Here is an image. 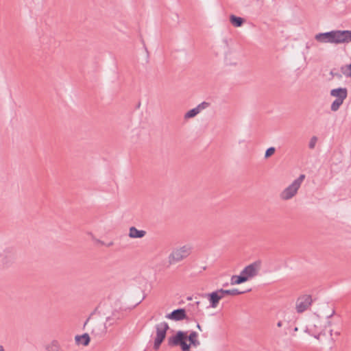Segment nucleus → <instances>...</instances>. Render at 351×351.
I'll list each match as a JSON object with an SVG mask.
<instances>
[{"mask_svg":"<svg viewBox=\"0 0 351 351\" xmlns=\"http://www.w3.org/2000/svg\"><path fill=\"white\" fill-rule=\"evenodd\" d=\"M144 351H147V350H144Z\"/></svg>","mask_w":351,"mask_h":351,"instance_id":"33","label":"nucleus"},{"mask_svg":"<svg viewBox=\"0 0 351 351\" xmlns=\"http://www.w3.org/2000/svg\"><path fill=\"white\" fill-rule=\"evenodd\" d=\"M112 244V242H110V243H108L107 246H108V247H109V246H110Z\"/></svg>","mask_w":351,"mask_h":351,"instance_id":"30","label":"nucleus"},{"mask_svg":"<svg viewBox=\"0 0 351 351\" xmlns=\"http://www.w3.org/2000/svg\"><path fill=\"white\" fill-rule=\"evenodd\" d=\"M158 238L150 237L149 239H157Z\"/></svg>","mask_w":351,"mask_h":351,"instance_id":"31","label":"nucleus"},{"mask_svg":"<svg viewBox=\"0 0 351 351\" xmlns=\"http://www.w3.org/2000/svg\"><path fill=\"white\" fill-rule=\"evenodd\" d=\"M165 317L167 319L175 321H180L184 319H188V317L186 316V311L184 308H178L173 310L171 313L166 315Z\"/></svg>","mask_w":351,"mask_h":351,"instance_id":"8","label":"nucleus"},{"mask_svg":"<svg viewBox=\"0 0 351 351\" xmlns=\"http://www.w3.org/2000/svg\"><path fill=\"white\" fill-rule=\"evenodd\" d=\"M124 313L123 312L115 311H113L112 315L106 318V324L108 326H111L115 324L117 321L121 320L123 318Z\"/></svg>","mask_w":351,"mask_h":351,"instance_id":"11","label":"nucleus"},{"mask_svg":"<svg viewBox=\"0 0 351 351\" xmlns=\"http://www.w3.org/2000/svg\"><path fill=\"white\" fill-rule=\"evenodd\" d=\"M191 250L192 247L189 244L173 249L168 256V267L188 257L191 254Z\"/></svg>","mask_w":351,"mask_h":351,"instance_id":"3","label":"nucleus"},{"mask_svg":"<svg viewBox=\"0 0 351 351\" xmlns=\"http://www.w3.org/2000/svg\"><path fill=\"white\" fill-rule=\"evenodd\" d=\"M247 281V278L243 276L241 274L239 276L234 275L231 277V285H239Z\"/></svg>","mask_w":351,"mask_h":351,"instance_id":"17","label":"nucleus"},{"mask_svg":"<svg viewBox=\"0 0 351 351\" xmlns=\"http://www.w3.org/2000/svg\"><path fill=\"white\" fill-rule=\"evenodd\" d=\"M276 149L274 147H269L265 154V158H268L275 153Z\"/></svg>","mask_w":351,"mask_h":351,"instance_id":"22","label":"nucleus"},{"mask_svg":"<svg viewBox=\"0 0 351 351\" xmlns=\"http://www.w3.org/2000/svg\"><path fill=\"white\" fill-rule=\"evenodd\" d=\"M199 112L198 111V108L196 107L189 110L185 114H184V119H188L193 117H195L197 114H198Z\"/></svg>","mask_w":351,"mask_h":351,"instance_id":"19","label":"nucleus"},{"mask_svg":"<svg viewBox=\"0 0 351 351\" xmlns=\"http://www.w3.org/2000/svg\"><path fill=\"white\" fill-rule=\"evenodd\" d=\"M250 291H251V289H248L247 291H239L237 289H229V290L223 289H219V291H220L221 293H222V295L223 296L225 295H237L245 293L246 292H249Z\"/></svg>","mask_w":351,"mask_h":351,"instance_id":"15","label":"nucleus"},{"mask_svg":"<svg viewBox=\"0 0 351 351\" xmlns=\"http://www.w3.org/2000/svg\"><path fill=\"white\" fill-rule=\"evenodd\" d=\"M304 178L305 175L301 174L291 184L283 190L280 194V198L284 200H288L295 196Z\"/></svg>","mask_w":351,"mask_h":351,"instance_id":"4","label":"nucleus"},{"mask_svg":"<svg viewBox=\"0 0 351 351\" xmlns=\"http://www.w3.org/2000/svg\"><path fill=\"white\" fill-rule=\"evenodd\" d=\"M75 340L77 344L86 346L89 344L90 339L88 333H84L82 335H76Z\"/></svg>","mask_w":351,"mask_h":351,"instance_id":"14","label":"nucleus"},{"mask_svg":"<svg viewBox=\"0 0 351 351\" xmlns=\"http://www.w3.org/2000/svg\"><path fill=\"white\" fill-rule=\"evenodd\" d=\"M313 300L310 295H303L299 297L296 301V311L298 313H302L306 311L311 305Z\"/></svg>","mask_w":351,"mask_h":351,"instance_id":"6","label":"nucleus"},{"mask_svg":"<svg viewBox=\"0 0 351 351\" xmlns=\"http://www.w3.org/2000/svg\"><path fill=\"white\" fill-rule=\"evenodd\" d=\"M90 317H88V318L86 320V322H85V323H84V327L88 324V322H89V321H90Z\"/></svg>","mask_w":351,"mask_h":351,"instance_id":"26","label":"nucleus"},{"mask_svg":"<svg viewBox=\"0 0 351 351\" xmlns=\"http://www.w3.org/2000/svg\"><path fill=\"white\" fill-rule=\"evenodd\" d=\"M315 39L323 43L343 44L351 43V30H332L324 33H319Z\"/></svg>","mask_w":351,"mask_h":351,"instance_id":"2","label":"nucleus"},{"mask_svg":"<svg viewBox=\"0 0 351 351\" xmlns=\"http://www.w3.org/2000/svg\"><path fill=\"white\" fill-rule=\"evenodd\" d=\"M197 328L200 331H202V326L199 325V324L198 322H197Z\"/></svg>","mask_w":351,"mask_h":351,"instance_id":"28","label":"nucleus"},{"mask_svg":"<svg viewBox=\"0 0 351 351\" xmlns=\"http://www.w3.org/2000/svg\"><path fill=\"white\" fill-rule=\"evenodd\" d=\"M146 234L145 230H140L132 226L130 228L128 236L132 239H141Z\"/></svg>","mask_w":351,"mask_h":351,"instance_id":"13","label":"nucleus"},{"mask_svg":"<svg viewBox=\"0 0 351 351\" xmlns=\"http://www.w3.org/2000/svg\"><path fill=\"white\" fill-rule=\"evenodd\" d=\"M261 263L258 261L254 262L253 263L246 266L241 271V274L248 279L256 276L260 268Z\"/></svg>","mask_w":351,"mask_h":351,"instance_id":"7","label":"nucleus"},{"mask_svg":"<svg viewBox=\"0 0 351 351\" xmlns=\"http://www.w3.org/2000/svg\"><path fill=\"white\" fill-rule=\"evenodd\" d=\"M330 74L332 77H334V76H337V77H341V75L340 74H339V73H335L334 70L330 71Z\"/></svg>","mask_w":351,"mask_h":351,"instance_id":"25","label":"nucleus"},{"mask_svg":"<svg viewBox=\"0 0 351 351\" xmlns=\"http://www.w3.org/2000/svg\"><path fill=\"white\" fill-rule=\"evenodd\" d=\"M198 334L192 331L189 335L185 331L179 330L175 335L168 338V345L170 347L180 346L182 351H191V346L197 347L200 342L197 339Z\"/></svg>","mask_w":351,"mask_h":351,"instance_id":"1","label":"nucleus"},{"mask_svg":"<svg viewBox=\"0 0 351 351\" xmlns=\"http://www.w3.org/2000/svg\"><path fill=\"white\" fill-rule=\"evenodd\" d=\"M282 321H279L278 323H277V326L278 327H282Z\"/></svg>","mask_w":351,"mask_h":351,"instance_id":"27","label":"nucleus"},{"mask_svg":"<svg viewBox=\"0 0 351 351\" xmlns=\"http://www.w3.org/2000/svg\"><path fill=\"white\" fill-rule=\"evenodd\" d=\"M108 326L98 321H93L92 322V334L96 336H101L106 332Z\"/></svg>","mask_w":351,"mask_h":351,"instance_id":"9","label":"nucleus"},{"mask_svg":"<svg viewBox=\"0 0 351 351\" xmlns=\"http://www.w3.org/2000/svg\"><path fill=\"white\" fill-rule=\"evenodd\" d=\"M330 95L336 97L337 99L344 101L348 96V90L346 88H337L330 90Z\"/></svg>","mask_w":351,"mask_h":351,"instance_id":"12","label":"nucleus"},{"mask_svg":"<svg viewBox=\"0 0 351 351\" xmlns=\"http://www.w3.org/2000/svg\"><path fill=\"white\" fill-rule=\"evenodd\" d=\"M0 351H5L3 347L0 345Z\"/></svg>","mask_w":351,"mask_h":351,"instance_id":"29","label":"nucleus"},{"mask_svg":"<svg viewBox=\"0 0 351 351\" xmlns=\"http://www.w3.org/2000/svg\"><path fill=\"white\" fill-rule=\"evenodd\" d=\"M209 106V103L203 101L199 104L196 108H198L199 112H200L202 110L208 108Z\"/></svg>","mask_w":351,"mask_h":351,"instance_id":"24","label":"nucleus"},{"mask_svg":"<svg viewBox=\"0 0 351 351\" xmlns=\"http://www.w3.org/2000/svg\"><path fill=\"white\" fill-rule=\"evenodd\" d=\"M156 337L154 339V349L158 350L166 337L167 331L169 329V324L165 322H161L155 326Z\"/></svg>","mask_w":351,"mask_h":351,"instance_id":"5","label":"nucleus"},{"mask_svg":"<svg viewBox=\"0 0 351 351\" xmlns=\"http://www.w3.org/2000/svg\"><path fill=\"white\" fill-rule=\"evenodd\" d=\"M48 351H60V348L57 341H53L49 346H47Z\"/></svg>","mask_w":351,"mask_h":351,"instance_id":"21","label":"nucleus"},{"mask_svg":"<svg viewBox=\"0 0 351 351\" xmlns=\"http://www.w3.org/2000/svg\"><path fill=\"white\" fill-rule=\"evenodd\" d=\"M342 73L346 76L351 77V63L341 68Z\"/></svg>","mask_w":351,"mask_h":351,"instance_id":"20","label":"nucleus"},{"mask_svg":"<svg viewBox=\"0 0 351 351\" xmlns=\"http://www.w3.org/2000/svg\"><path fill=\"white\" fill-rule=\"evenodd\" d=\"M317 136H313V137H311V138L309 141V143H308V147L311 149H314L315 147V145L317 143Z\"/></svg>","mask_w":351,"mask_h":351,"instance_id":"23","label":"nucleus"},{"mask_svg":"<svg viewBox=\"0 0 351 351\" xmlns=\"http://www.w3.org/2000/svg\"><path fill=\"white\" fill-rule=\"evenodd\" d=\"M223 298L222 293L219 291V289L208 294V299L209 300L210 306L215 308L217 306L219 300Z\"/></svg>","mask_w":351,"mask_h":351,"instance_id":"10","label":"nucleus"},{"mask_svg":"<svg viewBox=\"0 0 351 351\" xmlns=\"http://www.w3.org/2000/svg\"><path fill=\"white\" fill-rule=\"evenodd\" d=\"M343 101L342 100H339V99H335L331 104L330 106V110L332 111V112H336L337 111L340 106L343 104Z\"/></svg>","mask_w":351,"mask_h":351,"instance_id":"18","label":"nucleus"},{"mask_svg":"<svg viewBox=\"0 0 351 351\" xmlns=\"http://www.w3.org/2000/svg\"><path fill=\"white\" fill-rule=\"evenodd\" d=\"M230 22L233 26L239 27L243 25V24L245 22V19L240 16H237L234 14H231L230 16Z\"/></svg>","mask_w":351,"mask_h":351,"instance_id":"16","label":"nucleus"},{"mask_svg":"<svg viewBox=\"0 0 351 351\" xmlns=\"http://www.w3.org/2000/svg\"><path fill=\"white\" fill-rule=\"evenodd\" d=\"M306 48L308 49L309 48V46L308 45V44L306 45Z\"/></svg>","mask_w":351,"mask_h":351,"instance_id":"32","label":"nucleus"}]
</instances>
